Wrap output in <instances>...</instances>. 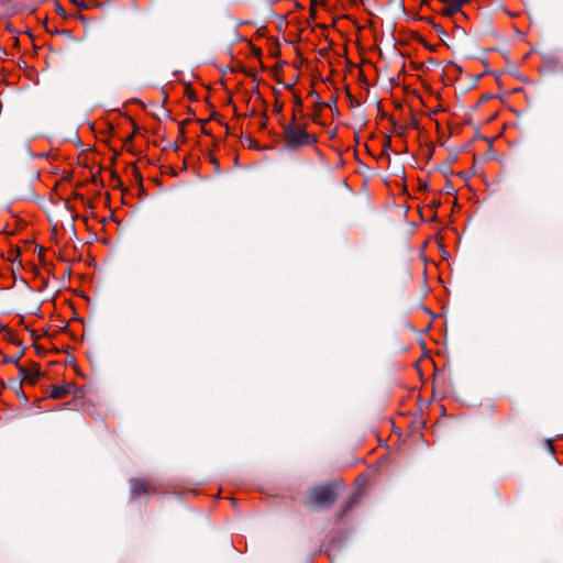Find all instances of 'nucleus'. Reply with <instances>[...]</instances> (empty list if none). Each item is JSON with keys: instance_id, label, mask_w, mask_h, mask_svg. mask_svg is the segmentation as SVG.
Here are the masks:
<instances>
[{"instance_id": "5", "label": "nucleus", "mask_w": 563, "mask_h": 563, "mask_svg": "<svg viewBox=\"0 0 563 563\" xmlns=\"http://www.w3.org/2000/svg\"><path fill=\"white\" fill-rule=\"evenodd\" d=\"M467 0H456L452 5L451 8L449 9L448 13L452 14L456 11L460 10V8L462 7V4H464Z\"/></svg>"}, {"instance_id": "4", "label": "nucleus", "mask_w": 563, "mask_h": 563, "mask_svg": "<svg viewBox=\"0 0 563 563\" xmlns=\"http://www.w3.org/2000/svg\"><path fill=\"white\" fill-rule=\"evenodd\" d=\"M71 388L73 386L70 384H66L64 386H53L49 396L54 399L63 398L70 393Z\"/></svg>"}, {"instance_id": "1", "label": "nucleus", "mask_w": 563, "mask_h": 563, "mask_svg": "<svg viewBox=\"0 0 563 563\" xmlns=\"http://www.w3.org/2000/svg\"><path fill=\"white\" fill-rule=\"evenodd\" d=\"M285 145L289 150H298L302 146H309L317 142L314 135L309 134L300 125H290L285 130Z\"/></svg>"}, {"instance_id": "2", "label": "nucleus", "mask_w": 563, "mask_h": 563, "mask_svg": "<svg viewBox=\"0 0 563 563\" xmlns=\"http://www.w3.org/2000/svg\"><path fill=\"white\" fill-rule=\"evenodd\" d=\"M334 499L335 493L332 486H317L309 492L307 504L314 507H328Z\"/></svg>"}, {"instance_id": "3", "label": "nucleus", "mask_w": 563, "mask_h": 563, "mask_svg": "<svg viewBox=\"0 0 563 563\" xmlns=\"http://www.w3.org/2000/svg\"><path fill=\"white\" fill-rule=\"evenodd\" d=\"M152 483L145 479H133L131 481V493L133 497L141 496L154 492Z\"/></svg>"}]
</instances>
